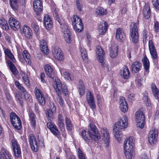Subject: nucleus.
<instances>
[{
	"mask_svg": "<svg viewBox=\"0 0 159 159\" xmlns=\"http://www.w3.org/2000/svg\"><path fill=\"white\" fill-rule=\"evenodd\" d=\"M135 142L134 138L131 136L126 138L124 142V152L127 159H133L134 158Z\"/></svg>",
	"mask_w": 159,
	"mask_h": 159,
	"instance_id": "obj_1",
	"label": "nucleus"
},
{
	"mask_svg": "<svg viewBox=\"0 0 159 159\" xmlns=\"http://www.w3.org/2000/svg\"><path fill=\"white\" fill-rule=\"evenodd\" d=\"M89 130L87 131L83 130L81 133L82 136L84 140L87 141L93 140L98 141L100 139V134L97 131V128L93 124L89 125Z\"/></svg>",
	"mask_w": 159,
	"mask_h": 159,
	"instance_id": "obj_2",
	"label": "nucleus"
},
{
	"mask_svg": "<svg viewBox=\"0 0 159 159\" xmlns=\"http://www.w3.org/2000/svg\"><path fill=\"white\" fill-rule=\"evenodd\" d=\"M54 84V87L58 95V98H59V99L66 98L65 97H66L68 94V89H67L66 84L61 83L60 80L56 78Z\"/></svg>",
	"mask_w": 159,
	"mask_h": 159,
	"instance_id": "obj_3",
	"label": "nucleus"
},
{
	"mask_svg": "<svg viewBox=\"0 0 159 159\" xmlns=\"http://www.w3.org/2000/svg\"><path fill=\"white\" fill-rule=\"evenodd\" d=\"M139 21L137 20L136 23L133 22L131 25L130 35L133 43H136L138 41L139 35L138 30V27L139 25Z\"/></svg>",
	"mask_w": 159,
	"mask_h": 159,
	"instance_id": "obj_4",
	"label": "nucleus"
},
{
	"mask_svg": "<svg viewBox=\"0 0 159 159\" xmlns=\"http://www.w3.org/2000/svg\"><path fill=\"white\" fill-rule=\"evenodd\" d=\"M128 117L126 115H124L122 117L119 119L115 123L113 127L119 130L125 129L128 127Z\"/></svg>",
	"mask_w": 159,
	"mask_h": 159,
	"instance_id": "obj_5",
	"label": "nucleus"
},
{
	"mask_svg": "<svg viewBox=\"0 0 159 159\" xmlns=\"http://www.w3.org/2000/svg\"><path fill=\"white\" fill-rule=\"evenodd\" d=\"M135 120L137 127L142 129L145 125V116L143 112L138 110L135 113Z\"/></svg>",
	"mask_w": 159,
	"mask_h": 159,
	"instance_id": "obj_6",
	"label": "nucleus"
},
{
	"mask_svg": "<svg viewBox=\"0 0 159 159\" xmlns=\"http://www.w3.org/2000/svg\"><path fill=\"white\" fill-rule=\"evenodd\" d=\"M158 131L155 128H152L150 131L148 135V141L151 145L156 144L158 139Z\"/></svg>",
	"mask_w": 159,
	"mask_h": 159,
	"instance_id": "obj_7",
	"label": "nucleus"
},
{
	"mask_svg": "<svg viewBox=\"0 0 159 159\" xmlns=\"http://www.w3.org/2000/svg\"><path fill=\"white\" fill-rule=\"evenodd\" d=\"M10 120L13 126L17 129H20L21 127V122L19 117L16 114L11 113L10 115Z\"/></svg>",
	"mask_w": 159,
	"mask_h": 159,
	"instance_id": "obj_8",
	"label": "nucleus"
},
{
	"mask_svg": "<svg viewBox=\"0 0 159 159\" xmlns=\"http://www.w3.org/2000/svg\"><path fill=\"white\" fill-rule=\"evenodd\" d=\"M102 139L105 147H107L110 142V136L107 129L103 128L101 130Z\"/></svg>",
	"mask_w": 159,
	"mask_h": 159,
	"instance_id": "obj_9",
	"label": "nucleus"
},
{
	"mask_svg": "<svg viewBox=\"0 0 159 159\" xmlns=\"http://www.w3.org/2000/svg\"><path fill=\"white\" fill-rule=\"evenodd\" d=\"M96 54L97 56V59L98 61L101 63V65L103 67L105 68V66L104 62V56L105 54V52L103 49L100 46H98L96 48Z\"/></svg>",
	"mask_w": 159,
	"mask_h": 159,
	"instance_id": "obj_10",
	"label": "nucleus"
},
{
	"mask_svg": "<svg viewBox=\"0 0 159 159\" xmlns=\"http://www.w3.org/2000/svg\"><path fill=\"white\" fill-rule=\"evenodd\" d=\"M52 52L53 57L57 60L63 61L64 60V57L62 50L58 47H54L52 50Z\"/></svg>",
	"mask_w": 159,
	"mask_h": 159,
	"instance_id": "obj_11",
	"label": "nucleus"
},
{
	"mask_svg": "<svg viewBox=\"0 0 159 159\" xmlns=\"http://www.w3.org/2000/svg\"><path fill=\"white\" fill-rule=\"evenodd\" d=\"M11 143L14 156L16 158L21 157V152L20 148L16 140L14 139L12 140Z\"/></svg>",
	"mask_w": 159,
	"mask_h": 159,
	"instance_id": "obj_12",
	"label": "nucleus"
},
{
	"mask_svg": "<svg viewBox=\"0 0 159 159\" xmlns=\"http://www.w3.org/2000/svg\"><path fill=\"white\" fill-rule=\"evenodd\" d=\"M148 47L149 52L153 60H156L158 59V55L156 50L151 40L149 41Z\"/></svg>",
	"mask_w": 159,
	"mask_h": 159,
	"instance_id": "obj_13",
	"label": "nucleus"
},
{
	"mask_svg": "<svg viewBox=\"0 0 159 159\" xmlns=\"http://www.w3.org/2000/svg\"><path fill=\"white\" fill-rule=\"evenodd\" d=\"M29 142L32 149L34 152H37L38 149L39 145L36 138L32 134L30 135Z\"/></svg>",
	"mask_w": 159,
	"mask_h": 159,
	"instance_id": "obj_14",
	"label": "nucleus"
},
{
	"mask_svg": "<svg viewBox=\"0 0 159 159\" xmlns=\"http://www.w3.org/2000/svg\"><path fill=\"white\" fill-rule=\"evenodd\" d=\"M8 22L11 28L14 30H16L20 28V23L14 18H10Z\"/></svg>",
	"mask_w": 159,
	"mask_h": 159,
	"instance_id": "obj_15",
	"label": "nucleus"
},
{
	"mask_svg": "<svg viewBox=\"0 0 159 159\" xmlns=\"http://www.w3.org/2000/svg\"><path fill=\"white\" fill-rule=\"evenodd\" d=\"M34 9L38 14L41 12L43 9L42 3L41 0H34L33 2Z\"/></svg>",
	"mask_w": 159,
	"mask_h": 159,
	"instance_id": "obj_16",
	"label": "nucleus"
},
{
	"mask_svg": "<svg viewBox=\"0 0 159 159\" xmlns=\"http://www.w3.org/2000/svg\"><path fill=\"white\" fill-rule=\"evenodd\" d=\"M43 23L47 29H49L52 26V22L50 16L48 14L44 15Z\"/></svg>",
	"mask_w": 159,
	"mask_h": 159,
	"instance_id": "obj_17",
	"label": "nucleus"
},
{
	"mask_svg": "<svg viewBox=\"0 0 159 159\" xmlns=\"http://www.w3.org/2000/svg\"><path fill=\"white\" fill-rule=\"evenodd\" d=\"M108 24L104 21H101L98 27L99 33L100 34H103L107 31V29Z\"/></svg>",
	"mask_w": 159,
	"mask_h": 159,
	"instance_id": "obj_18",
	"label": "nucleus"
},
{
	"mask_svg": "<svg viewBox=\"0 0 159 159\" xmlns=\"http://www.w3.org/2000/svg\"><path fill=\"white\" fill-rule=\"evenodd\" d=\"M131 66L132 72L136 73L140 70L142 64L139 61H135L132 63Z\"/></svg>",
	"mask_w": 159,
	"mask_h": 159,
	"instance_id": "obj_19",
	"label": "nucleus"
},
{
	"mask_svg": "<svg viewBox=\"0 0 159 159\" xmlns=\"http://www.w3.org/2000/svg\"><path fill=\"white\" fill-rule=\"evenodd\" d=\"M44 69L48 76L53 79L55 76V73L52 68L49 65H46L44 67Z\"/></svg>",
	"mask_w": 159,
	"mask_h": 159,
	"instance_id": "obj_20",
	"label": "nucleus"
},
{
	"mask_svg": "<svg viewBox=\"0 0 159 159\" xmlns=\"http://www.w3.org/2000/svg\"><path fill=\"white\" fill-rule=\"evenodd\" d=\"M22 34L27 39H30L32 37V31L29 27L24 25L23 29Z\"/></svg>",
	"mask_w": 159,
	"mask_h": 159,
	"instance_id": "obj_21",
	"label": "nucleus"
},
{
	"mask_svg": "<svg viewBox=\"0 0 159 159\" xmlns=\"http://www.w3.org/2000/svg\"><path fill=\"white\" fill-rule=\"evenodd\" d=\"M122 130L113 127V133L116 139L118 142H120L122 140V133L121 132Z\"/></svg>",
	"mask_w": 159,
	"mask_h": 159,
	"instance_id": "obj_22",
	"label": "nucleus"
},
{
	"mask_svg": "<svg viewBox=\"0 0 159 159\" xmlns=\"http://www.w3.org/2000/svg\"><path fill=\"white\" fill-rule=\"evenodd\" d=\"M119 107L121 111L123 113L127 112L128 109V105L125 100H120Z\"/></svg>",
	"mask_w": 159,
	"mask_h": 159,
	"instance_id": "obj_23",
	"label": "nucleus"
},
{
	"mask_svg": "<svg viewBox=\"0 0 159 159\" xmlns=\"http://www.w3.org/2000/svg\"><path fill=\"white\" fill-rule=\"evenodd\" d=\"M125 37V34L121 28H119L116 29V37L118 40L122 41Z\"/></svg>",
	"mask_w": 159,
	"mask_h": 159,
	"instance_id": "obj_24",
	"label": "nucleus"
},
{
	"mask_svg": "<svg viewBox=\"0 0 159 159\" xmlns=\"http://www.w3.org/2000/svg\"><path fill=\"white\" fill-rule=\"evenodd\" d=\"M47 125L48 127L53 134L57 135L59 134V131L56 125L51 122H48Z\"/></svg>",
	"mask_w": 159,
	"mask_h": 159,
	"instance_id": "obj_25",
	"label": "nucleus"
},
{
	"mask_svg": "<svg viewBox=\"0 0 159 159\" xmlns=\"http://www.w3.org/2000/svg\"><path fill=\"white\" fill-rule=\"evenodd\" d=\"M120 74L121 76L125 79H128L130 76V72L128 67L125 66L120 70Z\"/></svg>",
	"mask_w": 159,
	"mask_h": 159,
	"instance_id": "obj_26",
	"label": "nucleus"
},
{
	"mask_svg": "<svg viewBox=\"0 0 159 159\" xmlns=\"http://www.w3.org/2000/svg\"><path fill=\"white\" fill-rule=\"evenodd\" d=\"M56 109L54 104L52 103V104L51 105L50 109L46 111L47 116L49 118L53 119V114L55 112Z\"/></svg>",
	"mask_w": 159,
	"mask_h": 159,
	"instance_id": "obj_27",
	"label": "nucleus"
},
{
	"mask_svg": "<svg viewBox=\"0 0 159 159\" xmlns=\"http://www.w3.org/2000/svg\"><path fill=\"white\" fill-rule=\"evenodd\" d=\"M11 157L10 154L6 149L2 148L0 152V159H11Z\"/></svg>",
	"mask_w": 159,
	"mask_h": 159,
	"instance_id": "obj_28",
	"label": "nucleus"
},
{
	"mask_svg": "<svg viewBox=\"0 0 159 159\" xmlns=\"http://www.w3.org/2000/svg\"><path fill=\"white\" fill-rule=\"evenodd\" d=\"M118 53V48L116 45L111 47L110 52V56L112 58L116 57Z\"/></svg>",
	"mask_w": 159,
	"mask_h": 159,
	"instance_id": "obj_29",
	"label": "nucleus"
},
{
	"mask_svg": "<svg viewBox=\"0 0 159 159\" xmlns=\"http://www.w3.org/2000/svg\"><path fill=\"white\" fill-rule=\"evenodd\" d=\"M143 15L144 17L146 19H148L151 15V11L149 5H145L143 8Z\"/></svg>",
	"mask_w": 159,
	"mask_h": 159,
	"instance_id": "obj_30",
	"label": "nucleus"
},
{
	"mask_svg": "<svg viewBox=\"0 0 159 159\" xmlns=\"http://www.w3.org/2000/svg\"><path fill=\"white\" fill-rule=\"evenodd\" d=\"M142 60L144 69L146 72L148 73L149 72L150 67V63L148 59L145 56L142 59Z\"/></svg>",
	"mask_w": 159,
	"mask_h": 159,
	"instance_id": "obj_31",
	"label": "nucleus"
},
{
	"mask_svg": "<svg viewBox=\"0 0 159 159\" xmlns=\"http://www.w3.org/2000/svg\"><path fill=\"white\" fill-rule=\"evenodd\" d=\"M66 30L64 32V36L65 41L68 43L70 42V33L66 26L65 25Z\"/></svg>",
	"mask_w": 159,
	"mask_h": 159,
	"instance_id": "obj_32",
	"label": "nucleus"
},
{
	"mask_svg": "<svg viewBox=\"0 0 159 159\" xmlns=\"http://www.w3.org/2000/svg\"><path fill=\"white\" fill-rule=\"evenodd\" d=\"M20 74L22 76L23 81L27 86L29 87L30 84L27 75L22 71L20 72Z\"/></svg>",
	"mask_w": 159,
	"mask_h": 159,
	"instance_id": "obj_33",
	"label": "nucleus"
},
{
	"mask_svg": "<svg viewBox=\"0 0 159 159\" xmlns=\"http://www.w3.org/2000/svg\"><path fill=\"white\" fill-rule=\"evenodd\" d=\"M151 88L152 93L155 98L159 99V89L157 88L156 85L154 84H152Z\"/></svg>",
	"mask_w": 159,
	"mask_h": 159,
	"instance_id": "obj_34",
	"label": "nucleus"
},
{
	"mask_svg": "<svg viewBox=\"0 0 159 159\" xmlns=\"http://www.w3.org/2000/svg\"><path fill=\"white\" fill-rule=\"evenodd\" d=\"M7 62L8 66L12 73L15 75H16L18 73V70L15 65L10 61L8 60L7 61Z\"/></svg>",
	"mask_w": 159,
	"mask_h": 159,
	"instance_id": "obj_35",
	"label": "nucleus"
},
{
	"mask_svg": "<svg viewBox=\"0 0 159 159\" xmlns=\"http://www.w3.org/2000/svg\"><path fill=\"white\" fill-rule=\"evenodd\" d=\"M78 89L80 95H83L84 94L85 89L84 83L81 80L79 81Z\"/></svg>",
	"mask_w": 159,
	"mask_h": 159,
	"instance_id": "obj_36",
	"label": "nucleus"
},
{
	"mask_svg": "<svg viewBox=\"0 0 159 159\" xmlns=\"http://www.w3.org/2000/svg\"><path fill=\"white\" fill-rule=\"evenodd\" d=\"M58 123L61 129L63 131L64 130L65 125L64 123V120L61 114H60L58 115Z\"/></svg>",
	"mask_w": 159,
	"mask_h": 159,
	"instance_id": "obj_37",
	"label": "nucleus"
},
{
	"mask_svg": "<svg viewBox=\"0 0 159 159\" xmlns=\"http://www.w3.org/2000/svg\"><path fill=\"white\" fill-rule=\"evenodd\" d=\"M18 0H10V4L11 8L15 11L17 10L18 8Z\"/></svg>",
	"mask_w": 159,
	"mask_h": 159,
	"instance_id": "obj_38",
	"label": "nucleus"
},
{
	"mask_svg": "<svg viewBox=\"0 0 159 159\" xmlns=\"http://www.w3.org/2000/svg\"><path fill=\"white\" fill-rule=\"evenodd\" d=\"M80 51L82 57L84 61L85 62H87L88 56L85 49L84 47H81L80 48Z\"/></svg>",
	"mask_w": 159,
	"mask_h": 159,
	"instance_id": "obj_39",
	"label": "nucleus"
},
{
	"mask_svg": "<svg viewBox=\"0 0 159 159\" xmlns=\"http://www.w3.org/2000/svg\"><path fill=\"white\" fill-rule=\"evenodd\" d=\"M73 25L74 30L78 32H81L83 29V25L82 22H79V23Z\"/></svg>",
	"mask_w": 159,
	"mask_h": 159,
	"instance_id": "obj_40",
	"label": "nucleus"
},
{
	"mask_svg": "<svg viewBox=\"0 0 159 159\" xmlns=\"http://www.w3.org/2000/svg\"><path fill=\"white\" fill-rule=\"evenodd\" d=\"M0 25L5 30H7L9 28L7 21L3 18H0Z\"/></svg>",
	"mask_w": 159,
	"mask_h": 159,
	"instance_id": "obj_41",
	"label": "nucleus"
},
{
	"mask_svg": "<svg viewBox=\"0 0 159 159\" xmlns=\"http://www.w3.org/2000/svg\"><path fill=\"white\" fill-rule=\"evenodd\" d=\"M54 16L56 21L61 26H62L64 25V23L63 20L61 19L59 17L58 13L57 11H55Z\"/></svg>",
	"mask_w": 159,
	"mask_h": 159,
	"instance_id": "obj_42",
	"label": "nucleus"
},
{
	"mask_svg": "<svg viewBox=\"0 0 159 159\" xmlns=\"http://www.w3.org/2000/svg\"><path fill=\"white\" fill-rule=\"evenodd\" d=\"M54 16L56 21L61 26H62L64 25V23L63 20L61 19L59 17L58 13L57 11H55Z\"/></svg>",
	"mask_w": 159,
	"mask_h": 159,
	"instance_id": "obj_43",
	"label": "nucleus"
},
{
	"mask_svg": "<svg viewBox=\"0 0 159 159\" xmlns=\"http://www.w3.org/2000/svg\"><path fill=\"white\" fill-rule=\"evenodd\" d=\"M23 54L24 56V58L26 62L30 64V56L29 52L26 50L23 51Z\"/></svg>",
	"mask_w": 159,
	"mask_h": 159,
	"instance_id": "obj_44",
	"label": "nucleus"
},
{
	"mask_svg": "<svg viewBox=\"0 0 159 159\" xmlns=\"http://www.w3.org/2000/svg\"><path fill=\"white\" fill-rule=\"evenodd\" d=\"M107 13L106 10L104 9L103 7H98L96 11V14L99 15H103Z\"/></svg>",
	"mask_w": 159,
	"mask_h": 159,
	"instance_id": "obj_45",
	"label": "nucleus"
},
{
	"mask_svg": "<svg viewBox=\"0 0 159 159\" xmlns=\"http://www.w3.org/2000/svg\"><path fill=\"white\" fill-rule=\"evenodd\" d=\"M35 93L37 99H44V98L43 96L41 94L40 90L37 88H35Z\"/></svg>",
	"mask_w": 159,
	"mask_h": 159,
	"instance_id": "obj_46",
	"label": "nucleus"
},
{
	"mask_svg": "<svg viewBox=\"0 0 159 159\" xmlns=\"http://www.w3.org/2000/svg\"><path fill=\"white\" fill-rule=\"evenodd\" d=\"M72 25H75L79 22H82L81 19L78 16L76 15H73L72 19Z\"/></svg>",
	"mask_w": 159,
	"mask_h": 159,
	"instance_id": "obj_47",
	"label": "nucleus"
},
{
	"mask_svg": "<svg viewBox=\"0 0 159 159\" xmlns=\"http://www.w3.org/2000/svg\"><path fill=\"white\" fill-rule=\"evenodd\" d=\"M63 76L64 78L69 81L72 80V76L68 71H65L63 73Z\"/></svg>",
	"mask_w": 159,
	"mask_h": 159,
	"instance_id": "obj_48",
	"label": "nucleus"
},
{
	"mask_svg": "<svg viewBox=\"0 0 159 159\" xmlns=\"http://www.w3.org/2000/svg\"><path fill=\"white\" fill-rule=\"evenodd\" d=\"M66 123L67 129L71 130L73 128V126L70 120L67 117L66 118Z\"/></svg>",
	"mask_w": 159,
	"mask_h": 159,
	"instance_id": "obj_49",
	"label": "nucleus"
},
{
	"mask_svg": "<svg viewBox=\"0 0 159 159\" xmlns=\"http://www.w3.org/2000/svg\"><path fill=\"white\" fill-rule=\"evenodd\" d=\"M29 117L31 120L32 125L33 126H34L36 123L35 116L33 112H31L30 113L29 115Z\"/></svg>",
	"mask_w": 159,
	"mask_h": 159,
	"instance_id": "obj_50",
	"label": "nucleus"
},
{
	"mask_svg": "<svg viewBox=\"0 0 159 159\" xmlns=\"http://www.w3.org/2000/svg\"><path fill=\"white\" fill-rule=\"evenodd\" d=\"M76 7L79 11H81L83 8V5L81 0H76Z\"/></svg>",
	"mask_w": 159,
	"mask_h": 159,
	"instance_id": "obj_51",
	"label": "nucleus"
},
{
	"mask_svg": "<svg viewBox=\"0 0 159 159\" xmlns=\"http://www.w3.org/2000/svg\"><path fill=\"white\" fill-rule=\"evenodd\" d=\"M15 84L18 89L22 91L23 92H25L26 90L25 88L22 85L20 84L18 81L16 80L15 82Z\"/></svg>",
	"mask_w": 159,
	"mask_h": 159,
	"instance_id": "obj_52",
	"label": "nucleus"
},
{
	"mask_svg": "<svg viewBox=\"0 0 159 159\" xmlns=\"http://www.w3.org/2000/svg\"><path fill=\"white\" fill-rule=\"evenodd\" d=\"M78 156L79 159H86L84 154L80 148L78 149Z\"/></svg>",
	"mask_w": 159,
	"mask_h": 159,
	"instance_id": "obj_53",
	"label": "nucleus"
},
{
	"mask_svg": "<svg viewBox=\"0 0 159 159\" xmlns=\"http://www.w3.org/2000/svg\"><path fill=\"white\" fill-rule=\"evenodd\" d=\"M86 97L87 99H93L94 96L93 93L90 90H88L86 93Z\"/></svg>",
	"mask_w": 159,
	"mask_h": 159,
	"instance_id": "obj_54",
	"label": "nucleus"
},
{
	"mask_svg": "<svg viewBox=\"0 0 159 159\" xmlns=\"http://www.w3.org/2000/svg\"><path fill=\"white\" fill-rule=\"evenodd\" d=\"M154 7L158 10H159V0H152Z\"/></svg>",
	"mask_w": 159,
	"mask_h": 159,
	"instance_id": "obj_55",
	"label": "nucleus"
},
{
	"mask_svg": "<svg viewBox=\"0 0 159 159\" xmlns=\"http://www.w3.org/2000/svg\"><path fill=\"white\" fill-rule=\"evenodd\" d=\"M154 29L155 32L157 33L159 32V23L157 21L154 22Z\"/></svg>",
	"mask_w": 159,
	"mask_h": 159,
	"instance_id": "obj_56",
	"label": "nucleus"
},
{
	"mask_svg": "<svg viewBox=\"0 0 159 159\" xmlns=\"http://www.w3.org/2000/svg\"><path fill=\"white\" fill-rule=\"evenodd\" d=\"M42 52L44 53L47 54L48 52V49L47 46H42L40 47Z\"/></svg>",
	"mask_w": 159,
	"mask_h": 159,
	"instance_id": "obj_57",
	"label": "nucleus"
},
{
	"mask_svg": "<svg viewBox=\"0 0 159 159\" xmlns=\"http://www.w3.org/2000/svg\"><path fill=\"white\" fill-rule=\"evenodd\" d=\"M88 102L93 109L95 108V104L93 100H88Z\"/></svg>",
	"mask_w": 159,
	"mask_h": 159,
	"instance_id": "obj_58",
	"label": "nucleus"
},
{
	"mask_svg": "<svg viewBox=\"0 0 159 159\" xmlns=\"http://www.w3.org/2000/svg\"><path fill=\"white\" fill-rule=\"evenodd\" d=\"M18 58L20 61L24 62L25 58H24V56H23V52L22 53H19L18 55Z\"/></svg>",
	"mask_w": 159,
	"mask_h": 159,
	"instance_id": "obj_59",
	"label": "nucleus"
},
{
	"mask_svg": "<svg viewBox=\"0 0 159 159\" xmlns=\"http://www.w3.org/2000/svg\"><path fill=\"white\" fill-rule=\"evenodd\" d=\"M31 26L35 32H38L39 30V27L38 25L35 23L33 22L31 24Z\"/></svg>",
	"mask_w": 159,
	"mask_h": 159,
	"instance_id": "obj_60",
	"label": "nucleus"
},
{
	"mask_svg": "<svg viewBox=\"0 0 159 159\" xmlns=\"http://www.w3.org/2000/svg\"><path fill=\"white\" fill-rule=\"evenodd\" d=\"M3 49L4 50V52L6 55L7 57L8 56L10 55L11 54V52L10 50H9L8 49L4 48Z\"/></svg>",
	"mask_w": 159,
	"mask_h": 159,
	"instance_id": "obj_61",
	"label": "nucleus"
},
{
	"mask_svg": "<svg viewBox=\"0 0 159 159\" xmlns=\"http://www.w3.org/2000/svg\"><path fill=\"white\" fill-rule=\"evenodd\" d=\"M38 140L40 145L43 146L44 140L43 137L41 136L38 137Z\"/></svg>",
	"mask_w": 159,
	"mask_h": 159,
	"instance_id": "obj_62",
	"label": "nucleus"
},
{
	"mask_svg": "<svg viewBox=\"0 0 159 159\" xmlns=\"http://www.w3.org/2000/svg\"><path fill=\"white\" fill-rule=\"evenodd\" d=\"M7 57L9 58L13 63H15L16 62V60L12 53L11 54Z\"/></svg>",
	"mask_w": 159,
	"mask_h": 159,
	"instance_id": "obj_63",
	"label": "nucleus"
},
{
	"mask_svg": "<svg viewBox=\"0 0 159 159\" xmlns=\"http://www.w3.org/2000/svg\"><path fill=\"white\" fill-rule=\"evenodd\" d=\"M45 78V75L44 73H42L40 75V78L41 81L43 83L45 82V81L44 80Z\"/></svg>",
	"mask_w": 159,
	"mask_h": 159,
	"instance_id": "obj_64",
	"label": "nucleus"
}]
</instances>
